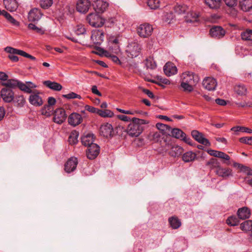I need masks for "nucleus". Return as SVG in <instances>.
Returning a JSON list of instances; mask_svg holds the SVG:
<instances>
[{"instance_id": "nucleus-1", "label": "nucleus", "mask_w": 252, "mask_h": 252, "mask_svg": "<svg viewBox=\"0 0 252 252\" xmlns=\"http://www.w3.org/2000/svg\"><path fill=\"white\" fill-rule=\"evenodd\" d=\"M147 124L148 122L145 120L133 118L127 126V133L131 137H138L142 133Z\"/></svg>"}, {"instance_id": "nucleus-2", "label": "nucleus", "mask_w": 252, "mask_h": 252, "mask_svg": "<svg viewBox=\"0 0 252 252\" xmlns=\"http://www.w3.org/2000/svg\"><path fill=\"white\" fill-rule=\"evenodd\" d=\"M141 51V46L138 42L134 41L128 43L126 49V53L128 57L136 58L139 55Z\"/></svg>"}, {"instance_id": "nucleus-3", "label": "nucleus", "mask_w": 252, "mask_h": 252, "mask_svg": "<svg viewBox=\"0 0 252 252\" xmlns=\"http://www.w3.org/2000/svg\"><path fill=\"white\" fill-rule=\"evenodd\" d=\"M87 20L90 25L94 27H102L105 22L104 19L96 13L89 14Z\"/></svg>"}, {"instance_id": "nucleus-4", "label": "nucleus", "mask_w": 252, "mask_h": 252, "mask_svg": "<svg viewBox=\"0 0 252 252\" xmlns=\"http://www.w3.org/2000/svg\"><path fill=\"white\" fill-rule=\"evenodd\" d=\"M181 80L195 86L199 80L198 76L193 72L187 71L182 73Z\"/></svg>"}, {"instance_id": "nucleus-5", "label": "nucleus", "mask_w": 252, "mask_h": 252, "mask_svg": "<svg viewBox=\"0 0 252 252\" xmlns=\"http://www.w3.org/2000/svg\"><path fill=\"white\" fill-rule=\"evenodd\" d=\"M138 35L143 38L148 37L151 35L153 29L151 25L148 23L141 24L137 28Z\"/></svg>"}, {"instance_id": "nucleus-6", "label": "nucleus", "mask_w": 252, "mask_h": 252, "mask_svg": "<svg viewBox=\"0 0 252 252\" xmlns=\"http://www.w3.org/2000/svg\"><path fill=\"white\" fill-rule=\"evenodd\" d=\"M100 148L95 143L93 144L88 147L87 151V156L90 159H94L99 155Z\"/></svg>"}, {"instance_id": "nucleus-7", "label": "nucleus", "mask_w": 252, "mask_h": 252, "mask_svg": "<svg viewBox=\"0 0 252 252\" xmlns=\"http://www.w3.org/2000/svg\"><path fill=\"white\" fill-rule=\"evenodd\" d=\"M91 38L94 44L99 45L103 41L104 32L101 30H93Z\"/></svg>"}, {"instance_id": "nucleus-8", "label": "nucleus", "mask_w": 252, "mask_h": 252, "mask_svg": "<svg viewBox=\"0 0 252 252\" xmlns=\"http://www.w3.org/2000/svg\"><path fill=\"white\" fill-rule=\"evenodd\" d=\"M66 116L65 111L63 108H58L54 112V122L61 124L65 120Z\"/></svg>"}, {"instance_id": "nucleus-9", "label": "nucleus", "mask_w": 252, "mask_h": 252, "mask_svg": "<svg viewBox=\"0 0 252 252\" xmlns=\"http://www.w3.org/2000/svg\"><path fill=\"white\" fill-rule=\"evenodd\" d=\"M14 92L11 89L4 88L1 89L0 93V97L6 102H10L14 99Z\"/></svg>"}, {"instance_id": "nucleus-10", "label": "nucleus", "mask_w": 252, "mask_h": 252, "mask_svg": "<svg viewBox=\"0 0 252 252\" xmlns=\"http://www.w3.org/2000/svg\"><path fill=\"white\" fill-rule=\"evenodd\" d=\"M77 164V158L75 157L70 158L64 164L65 171L67 173L73 172L76 169Z\"/></svg>"}, {"instance_id": "nucleus-11", "label": "nucleus", "mask_w": 252, "mask_h": 252, "mask_svg": "<svg viewBox=\"0 0 252 252\" xmlns=\"http://www.w3.org/2000/svg\"><path fill=\"white\" fill-rule=\"evenodd\" d=\"M192 137L198 142L206 146H210L211 144L209 141L205 138L203 135L198 131L193 130L191 131Z\"/></svg>"}, {"instance_id": "nucleus-12", "label": "nucleus", "mask_w": 252, "mask_h": 252, "mask_svg": "<svg viewBox=\"0 0 252 252\" xmlns=\"http://www.w3.org/2000/svg\"><path fill=\"white\" fill-rule=\"evenodd\" d=\"M225 34V30L220 26H214L210 30V35L215 38H221Z\"/></svg>"}, {"instance_id": "nucleus-13", "label": "nucleus", "mask_w": 252, "mask_h": 252, "mask_svg": "<svg viewBox=\"0 0 252 252\" xmlns=\"http://www.w3.org/2000/svg\"><path fill=\"white\" fill-rule=\"evenodd\" d=\"M113 131V127L109 123H104L100 127V134L104 137L108 138L111 137Z\"/></svg>"}, {"instance_id": "nucleus-14", "label": "nucleus", "mask_w": 252, "mask_h": 252, "mask_svg": "<svg viewBox=\"0 0 252 252\" xmlns=\"http://www.w3.org/2000/svg\"><path fill=\"white\" fill-rule=\"evenodd\" d=\"M203 87L208 91H214L217 86V82L215 79L211 77H207L202 82Z\"/></svg>"}, {"instance_id": "nucleus-15", "label": "nucleus", "mask_w": 252, "mask_h": 252, "mask_svg": "<svg viewBox=\"0 0 252 252\" xmlns=\"http://www.w3.org/2000/svg\"><path fill=\"white\" fill-rule=\"evenodd\" d=\"M37 87V85L31 81H27L25 83L21 81L18 88L25 93L31 94L32 93V89Z\"/></svg>"}, {"instance_id": "nucleus-16", "label": "nucleus", "mask_w": 252, "mask_h": 252, "mask_svg": "<svg viewBox=\"0 0 252 252\" xmlns=\"http://www.w3.org/2000/svg\"><path fill=\"white\" fill-rule=\"evenodd\" d=\"M93 5L96 12L102 13L107 9L109 4L103 0H95Z\"/></svg>"}, {"instance_id": "nucleus-17", "label": "nucleus", "mask_w": 252, "mask_h": 252, "mask_svg": "<svg viewBox=\"0 0 252 252\" xmlns=\"http://www.w3.org/2000/svg\"><path fill=\"white\" fill-rule=\"evenodd\" d=\"M207 153L212 156L219 158L223 159L225 161H227L228 162L225 161H224V162L226 163L227 164H229V160H230V158L228 155H227L225 153L212 149L208 150Z\"/></svg>"}, {"instance_id": "nucleus-18", "label": "nucleus", "mask_w": 252, "mask_h": 252, "mask_svg": "<svg viewBox=\"0 0 252 252\" xmlns=\"http://www.w3.org/2000/svg\"><path fill=\"white\" fill-rule=\"evenodd\" d=\"M91 3L89 0H79L76 4V9L80 13H86L90 7Z\"/></svg>"}, {"instance_id": "nucleus-19", "label": "nucleus", "mask_w": 252, "mask_h": 252, "mask_svg": "<svg viewBox=\"0 0 252 252\" xmlns=\"http://www.w3.org/2000/svg\"><path fill=\"white\" fill-rule=\"evenodd\" d=\"M42 16V13L40 10L38 8H34L32 9L29 12L28 19L30 21H38L41 18Z\"/></svg>"}, {"instance_id": "nucleus-20", "label": "nucleus", "mask_w": 252, "mask_h": 252, "mask_svg": "<svg viewBox=\"0 0 252 252\" xmlns=\"http://www.w3.org/2000/svg\"><path fill=\"white\" fill-rule=\"evenodd\" d=\"M82 121V117L81 115L76 113L70 114L68 119L69 124L74 126L78 125Z\"/></svg>"}, {"instance_id": "nucleus-21", "label": "nucleus", "mask_w": 252, "mask_h": 252, "mask_svg": "<svg viewBox=\"0 0 252 252\" xmlns=\"http://www.w3.org/2000/svg\"><path fill=\"white\" fill-rule=\"evenodd\" d=\"M165 74L168 76L175 75L177 72L176 66L172 63H167L163 67Z\"/></svg>"}, {"instance_id": "nucleus-22", "label": "nucleus", "mask_w": 252, "mask_h": 252, "mask_svg": "<svg viewBox=\"0 0 252 252\" xmlns=\"http://www.w3.org/2000/svg\"><path fill=\"white\" fill-rule=\"evenodd\" d=\"M94 137L92 133H84L81 137V142L85 146H89L94 144Z\"/></svg>"}, {"instance_id": "nucleus-23", "label": "nucleus", "mask_w": 252, "mask_h": 252, "mask_svg": "<svg viewBox=\"0 0 252 252\" xmlns=\"http://www.w3.org/2000/svg\"><path fill=\"white\" fill-rule=\"evenodd\" d=\"M56 103V99L53 97H49L48 99V105L44 106L42 109V114L46 116H49L51 112V107Z\"/></svg>"}, {"instance_id": "nucleus-24", "label": "nucleus", "mask_w": 252, "mask_h": 252, "mask_svg": "<svg viewBox=\"0 0 252 252\" xmlns=\"http://www.w3.org/2000/svg\"><path fill=\"white\" fill-rule=\"evenodd\" d=\"M43 84L48 88L54 91H60L63 88L62 86L60 84L56 82H52L50 80L43 81Z\"/></svg>"}, {"instance_id": "nucleus-25", "label": "nucleus", "mask_w": 252, "mask_h": 252, "mask_svg": "<svg viewBox=\"0 0 252 252\" xmlns=\"http://www.w3.org/2000/svg\"><path fill=\"white\" fill-rule=\"evenodd\" d=\"M38 94H31L29 99L30 103L35 106H40L43 104L42 99Z\"/></svg>"}, {"instance_id": "nucleus-26", "label": "nucleus", "mask_w": 252, "mask_h": 252, "mask_svg": "<svg viewBox=\"0 0 252 252\" xmlns=\"http://www.w3.org/2000/svg\"><path fill=\"white\" fill-rule=\"evenodd\" d=\"M216 174L220 177L227 178L232 176V170L228 168L219 167L216 171Z\"/></svg>"}, {"instance_id": "nucleus-27", "label": "nucleus", "mask_w": 252, "mask_h": 252, "mask_svg": "<svg viewBox=\"0 0 252 252\" xmlns=\"http://www.w3.org/2000/svg\"><path fill=\"white\" fill-rule=\"evenodd\" d=\"M199 13L193 11H190L187 13L186 16V21L188 23H195L198 21Z\"/></svg>"}, {"instance_id": "nucleus-28", "label": "nucleus", "mask_w": 252, "mask_h": 252, "mask_svg": "<svg viewBox=\"0 0 252 252\" xmlns=\"http://www.w3.org/2000/svg\"><path fill=\"white\" fill-rule=\"evenodd\" d=\"M237 215L240 219L245 220L250 217L251 211L247 207H243L238 209Z\"/></svg>"}, {"instance_id": "nucleus-29", "label": "nucleus", "mask_w": 252, "mask_h": 252, "mask_svg": "<svg viewBox=\"0 0 252 252\" xmlns=\"http://www.w3.org/2000/svg\"><path fill=\"white\" fill-rule=\"evenodd\" d=\"M5 8L11 11H15L18 8V3L16 0H3Z\"/></svg>"}, {"instance_id": "nucleus-30", "label": "nucleus", "mask_w": 252, "mask_h": 252, "mask_svg": "<svg viewBox=\"0 0 252 252\" xmlns=\"http://www.w3.org/2000/svg\"><path fill=\"white\" fill-rule=\"evenodd\" d=\"M20 82L16 79H8L7 81L3 82L2 85L9 88L15 89L19 88Z\"/></svg>"}, {"instance_id": "nucleus-31", "label": "nucleus", "mask_w": 252, "mask_h": 252, "mask_svg": "<svg viewBox=\"0 0 252 252\" xmlns=\"http://www.w3.org/2000/svg\"><path fill=\"white\" fill-rule=\"evenodd\" d=\"M4 51L9 54L19 55L26 58L28 55V53L23 50L17 49L9 46L5 47L4 48Z\"/></svg>"}, {"instance_id": "nucleus-32", "label": "nucleus", "mask_w": 252, "mask_h": 252, "mask_svg": "<svg viewBox=\"0 0 252 252\" xmlns=\"http://www.w3.org/2000/svg\"><path fill=\"white\" fill-rule=\"evenodd\" d=\"M14 105L18 107H23L26 102V99L22 95H16L13 100Z\"/></svg>"}, {"instance_id": "nucleus-33", "label": "nucleus", "mask_w": 252, "mask_h": 252, "mask_svg": "<svg viewBox=\"0 0 252 252\" xmlns=\"http://www.w3.org/2000/svg\"><path fill=\"white\" fill-rule=\"evenodd\" d=\"M183 149L179 146H173L169 151V155L173 157H179L183 152Z\"/></svg>"}, {"instance_id": "nucleus-34", "label": "nucleus", "mask_w": 252, "mask_h": 252, "mask_svg": "<svg viewBox=\"0 0 252 252\" xmlns=\"http://www.w3.org/2000/svg\"><path fill=\"white\" fill-rule=\"evenodd\" d=\"M240 4L242 10L244 11L252 9V0H241Z\"/></svg>"}, {"instance_id": "nucleus-35", "label": "nucleus", "mask_w": 252, "mask_h": 252, "mask_svg": "<svg viewBox=\"0 0 252 252\" xmlns=\"http://www.w3.org/2000/svg\"><path fill=\"white\" fill-rule=\"evenodd\" d=\"M205 4L211 9H218L220 6V0H204Z\"/></svg>"}, {"instance_id": "nucleus-36", "label": "nucleus", "mask_w": 252, "mask_h": 252, "mask_svg": "<svg viewBox=\"0 0 252 252\" xmlns=\"http://www.w3.org/2000/svg\"><path fill=\"white\" fill-rule=\"evenodd\" d=\"M163 133L160 131H152L148 135V138L151 141H153L155 142H158L160 140L161 135Z\"/></svg>"}, {"instance_id": "nucleus-37", "label": "nucleus", "mask_w": 252, "mask_h": 252, "mask_svg": "<svg viewBox=\"0 0 252 252\" xmlns=\"http://www.w3.org/2000/svg\"><path fill=\"white\" fill-rule=\"evenodd\" d=\"M196 158V154L192 152H188L184 154L182 157L183 160L186 162L193 161Z\"/></svg>"}, {"instance_id": "nucleus-38", "label": "nucleus", "mask_w": 252, "mask_h": 252, "mask_svg": "<svg viewBox=\"0 0 252 252\" xmlns=\"http://www.w3.org/2000/svg\"><path fill=\"white\" fill-rule=\"evenodd\" d=\"M78 136L79 132L78 131L76 130L72 131L68 138L69 144L72 145L76 144L78 141Z\"/></svg>"}, {"instance_id": "nucleus-39", "label": "nucleus", "mask_w": 252, "mask_h": 252, "mask_svg": "<svg viewBox=\"0 0 252 252\" xmlns=\"http://www.w3.org/2000/svg\"><path fill=\"white\" fill-rule=\"evenodd\" d=\"M171 227L173 229H177L181 225V222L176 217H171L168 219Z\"/></svg>"}, {"instance_id": "nucleus-40", "label": "nucleus", "mask_w": 252, "mask_h": 252, "mask_svg": "<svg viewBox=\"0 0 252 252\" xmlns=\"http://www.w3.org/2000/svg\"><path fill=\"white\" fill-rule=\"evenodd\" d=\"M240 228L243 231L252 232V220H248L244 221L241 224Z\"/></svg>"}, {"instance_id": "nucleus-41", "label": "nucleus", "mask_w": 252, "mask_h": 252, "mask_svg": "<svg viewBox=\"0 0 252 252\" xmlns=\"http://www.w3.org/2000/svg\"><path fill=\"white\" fill-rule=\"evenodd\" d=\"M171 134L173 137L178 139H182V137H185V133L182 130L177 128L172 129Z\"/></svg>"}, {"instance_id": "nucleus-42", "label": "nucleus", "mask_w": 252, "mask_h": 252, "mask_svg": "<svg viewBox=\"0 0 252 252\" xmlns=\"http://www.w3.org/2000/svg\"><path fill=\"white\" fill-rule=\"evenodd\" d=\"M2 15L7 20V21L14 26H18L19 22H17L12 16L5 10H2Z\"/></svg>"}, {"instance_id": "nucleus-43", "label": "nucleus", "mask_w": 252, "mask_h": 252, "mask_svg": "<svg viewBox=\"0 0 252 252\" xmlns=\"http://www.w3.org/2000/svg\"><path fill=\"white\" fill-rule=\"evenodd\" d=\"M188 7L185 4H178L175 6V12L179 14L184 13L188 9Z\"/></svg>"}, {"instance_id": "nucleus-44", "label": "nucleus", "mask_w": 252, "mask_h": 252, "mask_svg": "<svg viewBox=\"0 0 252 252\" xmlns=\"http://www.w3.org/2000/svg\"><path fill=\"white\" fill-rule=\"evenodd\" d=\"M97 114L104 118H111L114 116L113 112L108 109H105L103 110L98 109Z\"/></svg>"}, {"instance_id": "nucleus-45", "label": "nucleus", "mask_w": 252, "mask_h": 252, "mask_svg": "<svg viewBox=\"0 0 252 252\" xmlns=\"http://www.w3.org/2000/svg\"><path fill=\"white\" fill-rule=\"evenodd\" d=\"M235 91L240 95H244L247 94V89L244 85H238L235 87Z\"/></svg>"}, {"instance_id": "nucleus-46", "label": "nucleus", "mask_w": 252, "mask_h": 252, "mask_svg": "<svg viewBox=\"0 0 252 252\" xmlns=\"http://www.w3.org/2000/svg\"><path fill=\"white\" fill-rule=\"evenodd\" d=\"M28 28L40 34H43L45 33V30L43 29L37 27L32 23H30L28 25Z\"/></svg>"}, {"instance_id": "nucleus-47", "label": "nucleus", "mask_w": 252, "mask_h": 252, "mask_svg": "<svg viewBox=\"0 0 252 252\" xmlns=\"http://www.w3.org/2000/svg\"><path fill=\"white\" fill-rule=\"evenodd\" d=\"M148 6L151 9H156L159 7V0H148L147 1Z\"/></svg>"}, {"instance_id": "nucleus-48", "label": "nucleus", "mask_w": 252, "mask_h": 252, "mask_svg": "<svg viewBox=\"0 0 252 252\" xmlns=\"http://www.w3.org/2000/svg\"><path fill=\"white\" fill-rule=\"evenodd\" d=\"M226 223L230 226H236L239 223V220L235 216H230L226 220Z\"/></svg>"}, {"instance_id": "nucleus-49", "label": "nucleus", "mask_w": 252, "mask_h": 252, "mask_svg": "<svg viewBox=\"0 0 252 252\" xmlns=\"http://www.w3.org/2000/svg\"><path fill=\"white\" fill-rule=\"evenodd\" d=\"M194 85H191L190 84L186 83L184 81H181V87L183 89V91L185 92H191L193 91V86Z\"/></svg>"}, {"instance_id": "nucleus-50", "label": "nucleus", "mask_w": 252, "mask_h": 252, "mask_svg": "<svg viewBox=\"0 0 252 252\" xmlns=\"http://www.w3.org/2000/svg\"><path fill=\"white\" fill-rule=\"evenodd\" d=\"M234 165L235 166L237 165L241 171L245 172L248 175H252V169L250 167L239 163H235Z\"/></svg>"}, {"instance_id": "nucleus-51", "label": "nucleus", "mask_w": 252, "mask_h": 252, "mask_svg": "<svg viewBox=\"0 0 252 252\" xmlns=\"http://www.w3.org/2000/svg\"><path fill=\"white\" fill-rule=\"evenodd\" d=\"M145 66L147 69H154L156 67V63L152 59H147L145 61Z\"/></svg>"}, {"instance_id": "nucleus-52", "label": "nucleus", "mask_w": 252, "mask_h": 252, "mask_svg": "<svg viewBox=\"0 0 252 252\" xmlns=\"http://www.w3.org/2000/svg\"><path fill=\"white\" fill-rule=\"evenodd\" d=\"M206 165L210 166V168L212 169L214 168H218L219 167H220V162L218 159L214 158H212L210 160L207 161Z\"/></svg>"}, {"instance_id": "nucleus-53", "label": "nucleus", "mask_w": 252, "mask_h": 252, "mask_svg": "<svg viewBox=\"0 0 252 252\" xmlns=\"http://www.w3.org/2000/svg\"><path fill=\"white\" fill-rule=\"evenodd\" d=\"M242 39L245 40H252V30H247L241 34Z\"/></svg>"}, {"instance_id": "nucleus-54", "label": "nucleus", "mask_w": 252, "mask_h": 252, "mask_svg": "<svg viewBox=\"0 0 252 252\" xmlns=\"http://www.w3.org/2000/svg\"><path fill=\"white\" fill-rule=\"evenodd\" d=\"M53 0H40L39 3L41 7L44 9H47L52 5Z\"/></svg>"}, {"instance_id": "nucleus-55", "label": "nucleus", "mask_w": 252, "mask_h": 252, "mask_svg": "<svg viewBox=\"0 0 252 252\" xmlns=\"http://www.w3.org/2000/svg\"><path fill=\"white\" fill-rule=\"evenodd\" d=\"M86 32V29L83 25H78L75 29V32L78 35L84 34Z\"/></svg>"}, {"instance_id": "nucleus-56", "label": "nucleus", "mask_w": 252, "mask_h": 252, "mask_svg": "<svg viewBox=\"0 0 252 252\" xmlns=\"http://www.w3.org/2000/svg\"><path fill=\"white\" fill-rule=\"evenodd\" d=\"M105 55L107 57L110 58L111 60L116 64H119L121 63V61L117 56L112 55L111 53L107 51L105 52Z\"/></svg>"}, {"instance_id": "nucleus-57", "label": "nucleus", "mask_w": 252, "mask_h": 252, "mask_svg": "<svg viewBox=\"0 0 252 252\" xmlns=\"http://www.w3.org/2000/svg\"><path fill=\"white\" fill-rule=\"evenodd\" d=\"M109 50L113 53L118 54L120 52V48L119 45H110L109 47Z\"/></svg>"}, {"instance_id": "nucleus-58", "label": "nucleus", "mask_w": 252, "mask_h": 252, "mask_svg": "<svg viewBox=\"0 0 252 252\" xmlns=\"http://www.w3.org/2000/svg\"><path fill=\"white\" fill-rule=\"evenodd\" d=\"M156 127L160 131H164L165 130H170V129H171V128L169 126L159 123L156 124Z\"/></svg>"}, {"instance_id": "nucleus-59", "label": "nucleus", "mask_w": 252, "mask_h": 252, "mask_svg": "<svg viewBox=\"0 0 252 252\" xmlns=\"http://www.w3.org/2000/svg\"><path fill=\"white\" fill-rule=\"evenodd\" d=\"M240 142L252 145V137H243L239 139Z\"/></svg>"}, {"instance_id": "nucleus-60", "label": "nucleus", "mask_w": 252, "mask_h": 252, "mask_svg": "<svg viewBox=\"0 0 252 252\" xmlns=\"http://www.w3.org/2000/svg\"><path fill=\"white\" fill-rule=\"evenodd\" d=\"M119 38L120 36L112 37L110 38L109 44L110 45H119Z\"/></svg>"}, {"instance_id": "nucleus-61", "label": "nucleus", "mask_w": 252, "mask_h": 252, "mask_svg": "<svg viewBox=\"0 0 252 252\" xmlns=\"http://www.w3.org/2000/svg\"><path fill=\"white\" fill-rule=\"evenodd\" d=\"M117 117L119 120L125 122H131L130 118L125 115H118Z\"/></svg>"}, {"instance_id": "nucleus-62", "label": "nucleus", "mask_w": 252, "mask_h": 252, "mask_svg": "<svg viewBox=\"0 0 252 252\" xmlns=\"http://www.w3.org/2000/svg\"><path fill=\"white\" fill-rule=\"evenodd\" d=\"M225 4L229 7H233L237 4V0H222Z\"/></svg>"}, {"instance_id": "nucleus-63", "label": "nucleus", "mask_w": 252, "mask_h": 252, "mask_svg": "<svg viewBox=\"0 0 252 252\" xmlns=\"http://www.w3.org/2000/svg\"><path fill=\"white\" fill-rule=\"evenodd\" d=\"M85 109H86V110H87V111H88L90 112L94 113H96V114H97V112L98 111V109H97L95 107H94L93 106L88 105H87L85 106Z\"/></svg>"}, {"instance_id": "nucleus-64", "label": "nucleus", "mask_w": 252, "mask_h": 252, "mask_svg": "<svg viewBox=\"0 0 252 252\" xmlns=\"http://www.w3.org/2000/svg\"><path fill=\"white\" fill-rule=\"evenodd\" d=\"M8 78V75L2 71H0V80L6 82Z\"/></svg>"}]
</instances>
